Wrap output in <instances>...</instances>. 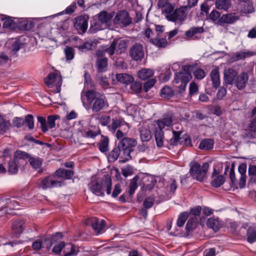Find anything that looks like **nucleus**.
Wrapping results in <instances>:
<instances>
[{
  "mask_svg": "<svg viewBox=\"0 0 256 256\" xmlns=\"http://www.w3.org/2000/svg\"><path fill=\"white\" fill-rule=\"evenodd\" d=\"M122 174L125 177L130 176L132 173V169L130 166H127L122 168Z\"/></svg>",
  "mask_w": 256,
  "mask_h": 256,
  "instance_id": "338daca9",
  "label": "nucleus"
},
{
  "mask_svg": "<svg viewBox=\"0 0 256 256\" xmlns=\"http://www.w3.org/2000/svg\"><path fill=\"white\" fill-rule=\"evenodd\" d=\"M130 55L135 60H141L144 56L142 46L140 44L133 45L130 50Z\"/></svg>",
  "mask_w": 256,
  "mask_h": 256,
  "instance_id": "ddd939ff",
  "label": "nucleus"
},
{
  "mask_svg": "<svg viewBox=\"0 0 256 256\" xmlns=\"http://www.w3.org/2000/svg\"><path fill=\"white\" fill-rule=\"evenodd\" d=\"M183 70L182 72L176 73L173 80V85L179 89L180 92L185 90L188 82L192 78L191 72L198 80L202 79L206 76L204 72L196 66H184Z\"/></svg>",
  "mask_w": 256,
  "mask_h": 256,
  "instance_id": "f257e3e1",
  "label": "nucleus"
},
{
  "mask_svg": "<svg viewBox=\"0 0 256 256\" xmlns=\"http://www.w3.org/2000/svg\"><path fill=\"white\" fill-rule=\"evenodd\" d=\"M11 43H12V46H11L12 50V52H17L20 50V42H19V40H18L16 39H14V40H12Z\"/></svg>",
  "mask_w": 256,
  "mask_h": 256,
  "instance_id": "052dcab7",
  "label": "nucleus"
},
{
  "mask_svg": "<svg viewBox=\"0 0 256 256\" xmlns=\"http://www.w3.org/2000/svg\"><path fill=\"white\" fill-rule=\"evenodd\" d=\"M137 181L138 178L135 176L130 182L128 190V194L130 196H132L134 194L138 188Z\"/></svg>",
  "mask_w": 256,
  "mask_h": 256,
  "instance_id": "37998d69",
  "label": "nucleus"
},
{
  "mask_svg": "<svg viewBox=\"0 0 256 256\" xmlns=\"http://www.w3.org/2000/svg\"><path fill=\"white\" fill-rule=\"evenodd\" d=\"M114 16V14L102 12L100 13L90 22V30L92 32L104 29L108 27L110 22Z\"/></svg>",
  "mask_w": 256,
  "mask_h": 256,
  "instance_id": "7ed1b4c3",
  "label": "nucleus"
},
{
  "mask_svg": "<svg viewBox=\"0 0 256 256\" xmlns=\"http://www.w3.org/2000/svg\"><path fill=\"white\" fill-rule=\"evenodd\" d=\"M207 225L208 227L212 228L216 232L218 231L220 227V224L218 220L212 218L208 219Z\"/></svg>",
  "mask_w": 256,
  "mask_h": 256,
  "instance_id": "f704fd0d",
  "label": "nucleus"
},
{
  "mask_svg": "<svg viewBox=\"0 0 256 256\" xmlns=\"http://www.w3.org/2000/svg\"><path fill=\"white\" fill-rule=\"evenodd\" d=\"M256 54V53L250 51H242L236 52L234 55V59L235 60H239L244 58L250 57Z\"/></svg>",
  "mask_w": 256,
  "mask_h": 256,
  "instance_id": "c756f323",
  "label": "nucleus"
},
{
  "mask_svg": "<svg viewBox=\"0 0 256 256\" xmlns=\"http://www.w3.org/2000/svg\"><path fill=\"white\" fill-rule=\"evenodd\" d=\"M150 42L158 48H164L167 45V40L164 38H156L150 39Z\"/></svg>",
  "mask_w": 256,
  "mask_h": 256,
  "instance_id": "e433bc0d",
  "label": "nucleus"
},
{
  "mask_svg": "<svg viewBox=\"0 0 256 256\" xmlns=\"http://www.w3.org/2000/svg\"><path fill=\"white\" fill-rule=\"evenodd\" d=\"M186 8H188L185 6L176 8L173 10L170 15L167 16V20L169 21L182 24L186 20L187 16V12L186 10Z\"/></svg>",
  "mask_w": 256,
  "mask_h": 256,
  "instance_id": "1a4fd4ad",
  "label": "nucleus"
},
{
  "mask_svg": "<svg viewBox=\"0 0 256 256\" xmlns=\"http://www.w3.org/2000/svg\"><path fill=\"white\" fill-rule=\"evenodd\" d=\"M38 121L40 124V128L43 132H46L48 130V128L46 124V119L41 116H38Z\"/></svg>",
  "mask_w": 256,
  "mask_h": 256,
  "instance_id": "e2e57ef3",
  "label": "nucleus"
},
{
  "mask_svg": "<svg viewBox=\"0 0 256 256\" xmlns=\"http://www.w3.org/2000/svg\"><path fill=\"white\" fill-rule=\"evenodd\" d=\"M58 115L50 116L48 117V126L49 128H52L55 126V120L59 118Z\"/></svg>",
  "mask_w": 256,
  "mask_h": 256,
  "instance_id": "864d4df0",
  "label": "nucleus"
},
{
  "mask_svg": "<svg viewBox=\"0 0 256 256\" xmlns=\"http://www.w3.org/2000/svg\"><path fill=\"white\" fill-rule=\"evenodd\" d=\"M99 149L102 152H106L108 149V139L104 138L100 144Z\"/></svg>",
  "mask_w": 256,
  "mask_h": 256,
  "instance_id": "8fccbe9b",
  "label": "nucleus"
},
{
  "mask_svg": "<svg viewBox=\"0 0 256 256\" xmlns=\"http://www.w3.org/2000/svg\"><path fill=\"white\" fill-rule=\"evenodd\" d=\"M225 179L224 176L220 175L216 176L212 182V186L218 188L222 185L224 182Z\"/></svg>",
  "mask_w": 256,
  "mask_h": 256,
  "instance_id": "c03bdc74",
  "label": "nucleus"
},
{
  "mask_svg": "<svg viewBox=\"0 0 256 256\" xmlns=\"http://www.w3.org/2000/svg\"><path fill=\"white\" fill-rule=\"evenodd\" d=\"M110 121V117L108 116H102L100 118V124L104 126H106Z\"/></svg>",
  "mask_w": 256,
  "mask_h": 256,
  "instance_id": "69168bd1",
  "label": "nucleus"
},
{
  "mask_svg": "<svg viewBox=\"0 0 256 256\" xmlns=\"http://www.w3.org/2000/svg\"><path fill=\"white\" fill-rule=\"evenodd\" d=\"M220 14L217 10H214L209 14V18L214 22H218L221 16Z\"/></svg>",
  "mask_w": 256,
  "mask_h": 256,
  "instance_id": "6e6d98bb",
  "label": "nucleus"
},
{
  "mask_svg": "<svg viewBox=\"0 0 256 256\" xmlns=\"http://www.w3.org/2000/svg\"><path fill=\"white\" fill-rule=\"evenodd\" d=\"M121 139L118 144L119 146L122 148H130L135 146L137 142L136 140L132 138H125L124 136Z\"/></svg>",
  "mask_w": 256,
  "mask_h": 256,
  "instance_id": "aec40b11",
  "label": "nucleus"
},
{
  "mask_svg": "<svg viewBox=\"0 0 256 256\" xmlns=\"http://www.w3.org/2000/svg\"><path fill=\"white\" fill-rule=\"evenodd\" d=\"M189 216V213L188 212H182L179 216L177 220V225L179 227L182 226L185 223L186 220Z\"/></svg>",
  "mask_w": 256,
  "mask_h": 256,
  "instance_id": "a18cd8bd",
  "label": "nucleus"
},
{
  "mask_svg": "<svg viewBox=\"0 0 256 256\" xmlns=\"http://www.w3.org/2000/svg\"><path fill=\"white\" fill-rule=\"evenodd\" d=\"M118 81L124 84H129L134 81V78L130 75L126 74H119L116 75Z\"/></svg>",
  "mask_w": 256,
  "mask_h": 256,
  "instance_id": "c85d7f7f",
  "label": "nucleus"
},
{
  "mask_svg": "<svg viewBox=\"0 0 256 256\" xmlns=\"http://www.w3.org/2000/svg\"><path fill=\"white\" fill-rule=\"evenodd\" d=\"M172 122V117L170 115L164 116L163 118L156 121L159 130H156L155 132V139L158 147H162L164 144V138L162 130L170 128Z\"/></svg>",
  "mask_w": 256,
  "mask_h": 256,
  "instance_id": "423d86ee",
  "label": "nucleus"
},
{
  "mask_svg": "<svg viewBox=\"0 0 256 256\" xmlns=\"http://www.w3.org/2000/svg\"><path fill=\"white\" fill-rule=\"evenodd\" d=\"M154 204V200L152 198H146L144 202V206L146 208H151Z\"/></svg>",
  "mask_w": 256,
  "mask_h": 256,
  "instance_id": "774afa93",
  "label": "nucleus"
},
{
  "mask_svg": "<svg viewBox=\"0 0 256 256\" xmlns=\"http://www.w3.org/2000/svg\"><path fill=\"white\" fill-rule=\"evenodd\" d=\"M156 80L154 78L150 79L149 80L146 82L144 86V89L145 92H147L152 87L156 84Z\"/></svg>",
  "mask_w": 256,
  "mask_h": 256,
  "instance_id": "680f3d73",
  "label": "nucleus"
},
{
  "mask_svg": "<svg viewBox=\"0 0 256 256\" xmlns=\"http://www.w3.org/2000/svg\"><path fill=\"white\" fill-rule=\"evenodd\" d=\"M96 66L98 72H103L106 71L108 66V58H104L98 59L96 62Z\"/></svg>",
  "mask_w": 256,
  "mask_h": 256,
  "instance_id": "72a5a7b5",
  "label": "nucleus"
},
{
  "mask_svg": "<svg viewBox=\"0 0 256 256\" xmlns=\"http://www.w3.org/2000/svg\"><path fill=\"white\" fill-rule=\"evenodd\" d=\"M190 175L194 179L198 181H202L206 177V174L209 168V164L204 162L201 166L200 164L196 161H192L190 164Z\"/></svg>",
  "mask_w": 256,
  "mask_h": 256,
  "instance_id": "0eeeda50",
  "label": "nucleus"
},
{
  "mask_svg": "<svg viewBox=\"0 0 256 256\" xmlns=\"http://www.w3.org/2000/svg\"><path fill=\"white\" fill-rule=\"evenodd\" d=\"M116 48L114 44L112 42L109 47L108 46H102L96 52V55L100 56H102L105 52H107L110 56H112L116 52Z\"/></svg>",
  "mask_w": 256,
  "mask_h": 256,
  "instance_id": "4be33fe9",
  "label": "nucleus"
},
{
  "mask_svg": "<svg viewBox=\"0 0 256 256\" xmlns=\"http://www.w3.org/2000/svg\"><path fill=\"white\" fill-rule=\"evenodd\" d=\"M24 222L22 220H16L13 221L12 224V230L16 235L20 234L24 228Z\"/></svg>",
  "mask_w": 256,
  "mask_h": 256,
  "instance_id": "393cba45",
  "label": "nucleus"
},
{
  "mask_svg": "<svg viewBox=\"0 0 256 256\" xmlns=\"http://www.w3.org/2000/svg\"><path fill=\"white\" fill-rule=\"evenodd\" d=\"M198 86L195 82H192L189 86V94L190 95L196 94L198 92Z\"/></svg>",
  "mask_w": 256,
  "mask_h": 256,
  "instance_id": "13d9d810",
  "label": "nucleus"
},
{
  "mask_svg": "<svg viewBox=\"0 0 256 256\" xmlns=\"http://www.w3.org/2000/svg\"><path fill=\"white\" fill-rule=\"evenodd\" d=\"M204 31L202 26L192 27L186 32V36L188 38H192L195 34H201Z\"/></svg>",
  "mask_w": 256,
  "mask_h": 256,
  "instance_id": "2f4dec72",
  "label": "nucleus"
},
{
  "mask_svg": "<svg viewBox=\"0 0 256 256\" xmlns=\"http://www.w3.org/2000/svg\"><path fill=\"white\" fill-rule=\"evenodd\" d=\"M110 131L115 132L118 140H120L127 135L130 128V124L126 122L122 118L113 119L112 122L108 126Z\"/></svg>",
  "mask_w": 256,
  "mask_h": 256,
  "instance_id": "39448f33",
  "label": "nucleus"
},
{
  "mask_svg": "<svg viewBox=\"0 0 256 256\" xmlns=\"http://www.w3.org/2000/svg\"><path fill=\"white\" fill-rule=\"evenodd\" d=\"M2 20L4 21L3 22V27L4 28H12L13 27V22L12 20H10V18H2Z\"/></svg>",
  "mask_w": 256,
  "mask_h": 256,
  "instance_id": "0e129e2a",
  "label": "nucleus"
},
{
  "mask_svg": "<svg viewBox=\"0 0 256 256\" xmlns=\"http://www.w3.org/2000/svg\"><path fill=\"white\" fill-rule=\"evenodd\" d=\"M84 96L86 97L88 102L92 105V110L94 112H98L108 105L105 96L98 92L94 90H88Z\"/></svg>",
  "mask_w": 256,
  "mask_h": 256,
  "instance_id": "f03ea898",
  "label": "nucleus"
},
{
  "mask_svg": "<svg viewBox=\"0 0 256 256\" xmlns=\"http://www.w3.org/2000/svg\"><path fill=\"white\" fill-rule=\"evenodd\" d=\"M121 148H122L119 146V144H118V147L114 148L109 154V159L112 161L116 160L121 154Z\"/></svg>",
  "mask_w": 256,
  "mask_h": 256,
  "instance_id": "4c0bfd02",
  "label": "nucleus"
},
{
  "mask_svg": "<svg viewBox=\"0 0 256 256\" xmlns=\"http://www.w3.org/2000/svg\"><path fill=\"white\" fill-rule=\"evenodd\" d=\"M88 26V18L80 16L75 20L74 26L79 33H84L86 32Z\"/></svg>",
  "mask_w": 256,
  "mask_h": 256,
  "instance_id": "2eb2a0df",
  "label": "nucleus"
},
{
  "mask_svg": "<svg viewBox=\"0 0 256 256\" xmlns=\"http://www.w3.org/2000/svg\"><path fill=\"white\" fill-rule=\"evenodd\" d=\"M154 74V71L150 68H142L137 72L138 78L142 80H145L151 78Z\"/></svg>",
  "mask_w": 256,
  "mask_h": 256,
  "instance_id": "5701e85b",
  "label": "nucleus"
},
{
  "mask_svg": "<svg viewBox=\"0 0 256 256\" xmlns=\"http://www.w3.org/2000/svg\"><path fill=\"white\" fill-rule=\"evenodd\" d=\"M64 242H58L52 248V252L56 254H60L62 250H64Z\"/></svg>",
  "mask_w": 256,
  "mask_h": 256,
  "instance_id": "603ef678",
  "label": "nucleus"
},
{
  "mask_svg": "<svg viewBox=\"0 0 256 256\" xmlns=\"http://www.w3.org/2000/svg\"><path fill=\"white\" fill-rule=\"evenodd\" d=\"M28 157V154L26 152L18 150L15 152L14 160H10L8 164V172L12 174L17 172L18 164L22 161Z\"/></svg>",
  "mask_w": 256,
  "mask_h": 256,
  "instance_id": "6e6552de",
  "label": "nucleus"
},
{
  "mask_svg": "<svg viewBox=\"0 0 256 256\" xmlns=\"http://www.w3.org/2000/svg\"><path fill=\"white\" fill-rule=\"evenodd\" d=\"M214 142L210 138H205L202 140L199 145L200 150H208L213 148Z\"/></svg>",
  "mask_w": 256,
  "mask_h": 256,
  "instance_id": "cd10ccee",
  "label": "nucleus"
},
{
  "mask_svg": "<svg viewBox=\"0 0 256 256\" xmlns=\"http://www.w3.org/2000/svg\"><path fill=\"white\" fill-rule=\"evenodd\" d=\"M131 152V149L130 148H121V153L122 152L124 156H121L120 158L122 160L120 161L125 162L128 160L130 158V154Z\"/></svg>",
  "mask_w": 256,
  "mask_h": 256,
  "instance_id": "09e8293b",
  "label": "nucleus"
},
{
  "mask_svg": "<svg viewBox=\"0 0 256 256\" xmlns=\"http://www.w3.org/2000/svg\"><path fill=\"white\" fill-rule=\"evenodd\" d=\"M114 46L116 48V52L118 54H122L125 52L127 47L126 42L122 39H114L112 41Z\"/></svg>",
  "mask_w": 256,
  "mask_h": 256,
  "instance_id": "412c9836",
  "label": "nucleus"
},
{
  "mask_svg": "<svg viewBox=\"0 0 256 256\" xmlns=\"http://www.w3.org/2000/svg\"><path fill=\"white\" fill-rule=\"evenodd\" d=\"M248 79V74L246 72H242L240 74L238 75L233 84L236 86L238 90H242L246 87Z\"/></svg>",
  "mask_w": 256,
  "mask_h": 256,
  "instance_id": "a211bd4d",
  "label": "nucleus"
},
{
  "mask_svg": "<svg viewBox=\"0 0 256 256\" xmlns=\"http://www.w3.org/2000/svg\"><path fill=\"white\" fill-rule=\"evenodd\" d=\"M86 224L90 226L97 234L104 232L105 222L103 220H99L96 218L94 217L88 218L86 220Z\"/></svg>",
  "mask_w": 256,
  "mask_h": 256,
  "instance_id": "9b49d317",
  "label": "nucleus"
},
{
  "mask_svg": "<svg viewBox=\"0 0 256 256\" xmlns=\"http://www.w3.org/2000/svg\"><path fill=\"white\" fill-rule=\"evenodd\" d=\"M38 186L43 189L52 187L61 186H62V182L55 180L54 176H48L42 179H40L37 182Z\"/></svg>",
  "mask_w": 256,
  "mask_h": 256,
  "instance_id": "9d476101",
  "label": "nucleus"
},
{
  "mask_svg": "<svg viewBox=\"0 0 256 256\" xmlns=\"http://www.w3.org/2000/svg\"><path fill=\"white\" fill-rule=\"evenodd\" d=\"M230 6V0H216V8L218 10H226Z\"/></svg>",
  "mask_w": 256,
  "mask_h": 256,
  "instance_id": "7c9ffc66",
  "label": "nucleus"
},
{
  "mask_svg": "<svg viewBox=\"0 0 256 256\" xmlns=\"http://www.w3.org/2000/svg\"><path fill=\"white\" fill-rule=\"evenodd\" d=\"M98 42V41L96 40H90L82 44L79 46L78 48V50L82 52H86L94 48Z\"/></svg>",
  "mask_w": 256,
  "mask_h": 256,
  "instance_id": "a878e982",
  "label": "nucleus"
},
{
  "mask_svg": "<svg viewBox=\"0 0 256 256\" xmlns=\"http://www.w3.org/2000/svg\"><path fill=\"white\" fill-rule=\"evenodd\" d=\"M114 22L118 24L128 26L131 23V20L128 12L125 10L120 12L114 19Z\"/></svg>",
  "mask_w": 256,
  "mask_h": 256,
  "instance_id": "dca6fc26",
  "label": "nucleus"
},
{
  "mask_svg": "<svg viewBox=\"0 0 256 256\" xmlns=\"http://www.w3.org/2000/svg\"><path fill=\"white\" fill-rule=\"evenodd\" d=\"M105 178V180L102 182H98L96 178L91 180L89 188L94 194L98 196H104V188L108 194H110L112 185L111 179L108 175L106 176Z\"/></svg>",
  "mask_w": 256,
  "mask_h": 256,
  "instance_id": "20e7f679",
  "label": "nucleus"
},
{
  "mask_svg": "<svg viewBox=\"0 0 256 256\" xmlns=\"http://www.w3.org/2000/svg\"><path fill=\"white\" fill-rule=\"evenodd\" d=\"M160 9L161 10L162 14L165 15V16L167 19V16L168 15H170L172 12H173L174 10V6L170 3H169L168 4L164 6V7H162Z\"/></svg>",
  "mask_w": 256,
  "mask_h": 256,
  "instance_id": "58836bf2",
  "label": "nucleus"
},
{
  "mask_svg": "<svg viewBox=\"0 0 256 256\" xmlns=\"http://www.w3.org/2000/svg\"><path fill=\"white\" fill-rule=\"evenodd\" d=\"M239 16L236 13H230L223 14L218 22V24L222 25L224 24H232L236 22Z\"/></svg>",
  "mask_w": 256,
  "mask_h": 256,
  "instance_id": "f3484780",
  "label": "nucleus"
},
{
  "mask_svg": "<svg viewBox=\"0 0 256 256\" xmlns=\"http://www.w3.org/2000/svg\"><path fill=\"white\" fill-rule=\"evenodd\" d=\"M224 80L226 84H233L236 78L238 72L234 68H226L224 72Z\"/></svg>",
  "mask_w": 256,
  "mask_h": 256,
  "instance_id": "4468645a",
  "label": "nucleus"
},
{
  "mask_svg": "<svg viewBox=\"0 0 256 256\" xmlns=\"http://www.w3.org/2000/svg\"><path fill=\"white\" fill-rule=\"evenodd\" d=\"M45 82L50 87L55 86L56 88L57 92H60L62 84V78L58 73H51L48 74Z\"/></svg>",
  "mask_w": 256,
  "mask_h": 256,
  "instance_id": "f8f14e48",
  "label": "nucleus"
},
{
  "mask_svg": "<svg viewBox=\"0 0 256 256\" xmlns=\"http://www.w3.org/2000/svg\"><path fill=\"white\" fill-rule=\"evenodd\" d=\"M177 188L176 181L174 180H170L167 184V190L170 193H174Z\"/></svg>",
  "mask_w": 256,
  "mask_h": 256,
  "instance_id": "de8ad7c7",
  "label": "nucleus"
},
{
  "mask_svg": "<svg viewBox=\"0 0 256 256\" xmlns=\"http://www.w3.org/2000/svg\"><path fill=\"white\" fill-rule=\"evenodd\" d=\"M79 252L78 246L71 243L64 244L63 250L64 256H76Z\"/></svg>",
  "mask_w": 256,
  "mask_h": 256,
  "instance_id": "6ab92c4d",
  "label": "nucleus"
},
{
  "mask_svg": "<svg viewBox=\"0 0 256 256\" xmlns=\"http://www.w3.org/2000/svg\"><path fill=\"white\" fill-rule=\"evenodd\" d=\"M173 138L170 140L171 144L173 145H176L178 143H180L179 140L180 139V135L182 133L181 131L176 132L172 131Z\"/></svg>",
  "mask_w": 256,
  "mask_h": 256,
  "instance_id": "3c124183",
  "label": "nucleus"
},
{
  "mask_svg": "<svg viewBox=\"0 0 256 256\" xmlns=\"http://www.w3.org/2000/svg\"><path fill=\"white\" fill-rule=\"evenodd\" d=\"M28 161L30 164L34 169L41 172L40 168L42 164V160L41 158L37 156L28 157Z\"/></svg>",
  "mask_w": 256,
  "mask_h": 256,
  "instance_id": "bb28decb",
  "label": "nucleus"
},
{
  "mask_svg": "<svg viewBox=\"0 0 256 256\" xmlns=\"http://www.w3.org/2000/svg\"><path fill=\"white\" fill-rule=\"evenodd\" d=\"M10 126V123L4 120L3 117L0 114V130L2 134H4L8 130Z\"/></svg>",
  "mask_w": 256,
  "mask_h": 256,
  "instance_id": "a19ab883",
  "label": "nucleus"
},
{
  "mask_svg": "<svg viewBox=\"0 0 256 256\" xmlns=\"http://www.w3.org/2000/svg\"><path fill=\"white\" fill-rule=\"evenodd\" d=\"M140 133L142 141L147 142L151 138V134L148 130L145 128H142L140 130Z\"/></svg>",
  "mask_w": 256,
  "mask_h": 256,
  "instance_id": "79ce46f5",
  "label": "nucleus"
},
{
  "mask_svg": "<svg viewBox=\"0 0 256 256\" xmlns=\"http://www.w3.org/2000/svg\"><path fill=\"white\" fill-rule=\"evenodd\" d=\"M173 90L168 86L164 87L160 92V96L164 98H170L173 95Z\"/></svg>",
  "mask_w": 256,
  "mask_h": 256,
  "instance_id": "ea45409f",
  "label": "nucleus"
},
{
  "mask_svg": "<svg viewBox=\"0 0 256 256\" xmlns=\"http://www.w3.org/2000/svg\"><path fill=\"white\" fill-rule=\"evenodd\" d=\"M246 236L247 240L250 243H253L256 241V230L254 227L248 228Z\"/></svg>",
  "mask_w": 256,
  "mask_h": 256,
  "instance_id": "473e14b6",
  "label": "nucleus"
},
{
  "mask_svg": "<svg viewBox=\"0 0 256 256\" xmlns=\"http://www.w3.org/2000/svg\"><path fill=\"white\" fill-rule=\"evenodd\" d=\"M82 133V136L86 138H94L98 134V132L90 130H84Z\"/></svg>",
  "mask_w": 256,
  "mask_h": 256,
  "instance_id": "5fc2aeb1",
  "label": "nucleus"
},
{
  "mask_svg": "<svg viewBox=\"0 0 256 256\" xmlns=\"http://www.w3.org/2000/svg\"><path fill=\"white\" fill-rule=\"evenodd\" d=\"M25 123L27 124L30 130L32 129L34 127V118L32 115L28 114L26 116Z\"/></svg>",
  "mask_w": 256,
  "mask_h": 256,
  "instance_id": "bf43d9fd",
  "label": "nucleus"
},
{
  "mask_svg": "<svg viewBox=\"0 0 256 256\" xmlns=\"http://www.w3.org/2000/svg\"><path fill=\"white\" fill-rule=\"evenodd\" d=\"M6 208H9L10 210L12 209H16L17 208V206H18V203L15 200H11L10 199L6 200Z\"/></svg>",
  "mask_w": 256,
  "mask_h": 256,
  "instance_id": "4d7b16f0",
  "label": "nucleus"
},
{
  "mask_svg": "<svg viewBox=\"0 0 256 256\" xmlns=\"http://www.w3.org/2000/svg\"><path fill=\"white\" fill-rule=\"evenodd\" d=\"M210 76L214 88H218L220 84V75L218 70L217 68L212 70Z\"/></svg>",
  "mask_w": 256,
  "mask_h": 256,
  "instance_id": "b1692460",
  "label": "nucleus"
},
{
  "mask_svg": "<svg viewBox=\"0 0 256 256\" xmlns=\"http://www.w3.org/2000/svg\"><path fill=\"white\" fill-rule=\"evenodd\" d=\"M140 108L134 104H130L126 108V112L128 114L133 117H136L139 116Z\"/></svg>",
  "mask_w": 256,
  "mask_h": 256,
  "instance_id": "c9c22d12",
  "label": "nucleus"
},
{
  "mask_svg": "<svg viewBox=\"0 0 256 256\" xmlns=\"http://www.w3.org/2000/svg\"><path fill=\"white\" fill-rule=\"evenodd\" d=\"M64 52L68 60H72L74 56V49L68 46H66L64 49Z\"/></svg>",
  "mask_w": 256,
  "mask_h": 256,
  "instance_id": "49530a36",
  "label": "nucleus"
}]
</instances>
